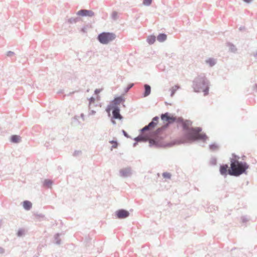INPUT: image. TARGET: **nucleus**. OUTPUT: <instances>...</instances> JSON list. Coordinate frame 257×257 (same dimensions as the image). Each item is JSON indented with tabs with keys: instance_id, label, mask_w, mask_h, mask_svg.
I'll list each match as a JSON object with an SVG mask.
<instances>
[{
	"instance_id": "nucleus-1",
	"label": "nucleus",
	"mask_w": 257,
	"mask_h": 257,
	"mask_svg": "<svg viewBox=\"0 0 257 257\" xmlns=\"http://www.w3.org/2000/svg\"><path fill=\"white\" fill-rule=\"evenodd\" d=\"M248 166L245 162H239L235 157L230 159V167L229 174L231 176H238L248 169Z\"/></svg>"
},
{
	"instance_id": "nucleus-2",
	"label": "nucleus",
	"mask_w": 257,
	"mask_h": 257,
	"mask_svg": "<svg viewBox=\"0 0 257 257\" xmlns=\"http://www.w3.org/2000/svg\"><path fill=\"white\" fill-rule=\"evenodd\" d=\"M200 131L201 130L199 128L189 129L187 134L188 139L193 141L197 140L205 141L207 138V136L205 134L200 133Z\"/></svg>"
},
{
	"instance_id": "nucleus-3",
	"label": "nucleus",
	"mask_w": 257,
	"mask_h": 257,
	"mask_svg": "<svg viewBox=\"0 0 257 257\" xmlns=\"http://www.w3.org/2000/svg\"><path fill=\"white\" fill-rule=\"evenodd\" d=\"M193 87L195 92L204 91V95L208 93V87L204 80L197 79L194 81Z\"/></svg>"
},
{
	"instance_id": "nucleus-4",
	"label": "nucleus",
	"mask_w": 257,
	"mask_h": 257,
	"mask_svg": "<svg viewBox=\"0 0 257 257\" xmlns=\"http://www.w3.org/2000/svg\"><path fill=\"white\" fill-rule=\"evenodd\" d=\"M115 38V35L112 33L103 32L100 34L98 36L99 41L103 44H108L114 40Z\"/></svg>"
},
{
	"instance_id": "nucleus-5",
	"label": "nucleus",
	"mask_w": 257,
	"mask_h": 257,
	"mask_svg": "<svg viewBox=\"0 0 257 257\" xmlns=\"http://www.w3.org/2000/svg\"><path fill=\"white\" fill-rule=\"evenodd\" d=\"M161 118L164 123H165L164 126L165 128L167 127L169 124L171 123L176 120V118L173 116H171L168 113L162 114Z\"/></svg>"
},
{
	"instance_id": "nucleus-6",
	"label": "nucleus",
	"mask_w": 257,
	"mask_h": 257,
	"mask_svg": "<svg viewBox=\"0 0 257 257\" xmlns=\"http://www.w3.org/2000/svg\"><path fill=\"white\" fill-rule=\"evenodd\" d=\"M158 120L159 117L158 116L154 117L152 121L148 125L145 126L143 128L142 131H144L154 128L157 124Z\"/></svg>"
},
{
	"instance_id": "nucleus-7",
	"label": "nucleus",
	"mask_w": 257,
	"mask_h": 257,
	"mask_svg": "<svg viewBox=\"0 0 257 257\" xmlns=\"http://www.w3.org/2000/svg\"><path fill=\"white\" fill-rule=\"evenodd\" d=\"M77 15L81 16H88L92 17L94 15V13L91 11L86 10H82L79 11L77 12Z\"/></svg>"
},
{
	"instance_id": "nucleus-8",
	"label": "nucleus",
	"mask_w": 257,
	"mask_h": 257,
	"mask_svg": "<svg viewBox=\"0 0 257 257\" xmlns=\"http://www.w3.org/2000/svg\"><path fill=\"white\" fill-rule=\"evenodd\" d=\"M229 170L227 165H223L220 167V173L222 175L226 176L228 174H229Z\"/></svg>"
},
{
	"instance_id": "nucleus-9",
	"label": "nucleus",
	"mask_w": 257,
	"mask_h": 257,
	"mask_svg": "<svg viewBox=\"0 0 257 257\" xmlns=\"http://www.w3.org/2000/svg\"><path fill=\"white\" fill-rule=\"evenodd\" d=\"M128 215V212L124 210H119L117 212V216L118 218H125L127 217Z\"/></svg>"
},
{
	"instance_id": "nucleus-10",
	"label": "nucleus",
	"mask_w": 257,
	"mask_h": 257,
	"mask_svg": "<svg viewBox=\"0 0 257 257\" xmlns=\"http://www.w3.org/2000/svg\"><path fill=\"white\" fill-rule=\"evenodd\" d=\"M113 116L116 119H121L122 117L119 113V109L117 107H115L112 111Z\"/></svg>"
},
{
	"instance_id": "nucleus-11",
	"label": "nucleus",
	"mask_w": 257,
	"mask_h": 257,
	"mask_svg": "<svg viewBox=\"0 0 257 257\" xmlns=\"http://www.w3.org/2000/svg\"><path fill=\"white\" fill-rule=\"evenodd\" d=\"M23 207L26 210H29L32 207V203L29 201H25L23 202Z\"/></svg>"
},
{
	"instance_id": "nucleus-12",
	"label": "nucleus",
	"mask_w": 257,
	"mask_h": 257,
	"mask_svg": "<svg viewBox=\"0 0 257 257\" xmlns=\"http://www.w3.org/2000/svg\"><path fill=\"white\" fill-rule=\"evenodd\" d=\"M11 140L12 142L17 143L20 142L21 138L19 136L14 135L12 136Z\"/></svg>"
},
{
	"instance_id": "nucleus-13",
	"label": "nucleus",
	"mask_w": 257,
	"mask_h": 257,
	"mask_svg": "<svg viewBox=\"0 0 257 257\" xmlns=\"http://www.w3.org/2000/svg\"><path fill=\"white\" fill-rule=\"evenodd\" d=\"M145 93H144V96L146 97L150 94L151 87L149 85L146 84V85H145Z\"/></svg>"
},
{
	"instance_id": "nucleus-14",
	"label": "nucleus",
	"mask_w": 257,
	"mask_h": 257,
	"mask_svg": "<svg viewBox=\"0 0 257 257\" xmlns=\"http://www.w3.org/2000/svg\"><path fill=\"white\" fill-rule=\"evenodd\" d=\"M166 39L167 36L164 34H160L157 37L158 40L161 42L164 41L165 40H166Z\"/></svg>"
},
{
	"instance_id": "nucleus-15",
	"label": "nucleus",
	"mask_w": 257,
	"mask_h": 257,
	"mask_svg": "<svg viewBox=\"0 0 257 257\" xmlns=\"http://www.w3.org/2000/svg\"><path fill=\"white\" fill-rule=\"evenodd\" d=\"M156 41V37L154 36H150L148 37L147 41L150 44H153Z\"/></svg>"
},
{
	"instance_id": "nucleus-16",
	"label": "nucleus",
	"mask_w": 257,
	"mask_h": 257,
	"mask_svg": "<svg viewBox=\"0 0 257 257\" xmlns=\"http://www.w3.org/2000/svg\"><path fill=\"white\" fill-rule=\"evenodd\" d=\"M109 143L112 145L111 150H112V149L117 148L118 144L116 141H110Z\"/></svg>"
},
{
	"instance_id": "nucleus-17",
	"label": "nucleus",
	"mask_w": 257,
	"mask_h": 257,
	"mask_svg": "<svg viewBox=\"0 0 257 257\" xmlns=\"http://www.w3.org/2000/svg\"><path fill=\"white\" fill-rule=\"evenodd\" d=\"M152 0H144L143 4L145 6H149L151 4Z\"/></svg>"
},
{
	"instance_id": "nucleus-18",
	"label": "nucleus",
	"mask_w": 257,
	"mask_h": 257,
	"mask_svg": "<svg viewBox=\"0 0 257 257\" xmlns=\"http://www.w3.org/2000/svg\"><path fill=\"white\" fill-rule=\"evenodd\" d=\"M163 176L165 178L170 179L171 175L169 173L166 172L163 174Z\"/></svg>"
},
{
	"instance_id": "nucleus-19",
	"label": "nucleus",
	"mask_w": 257,
	"mask_h": 257,
	"mask_svg": "<svg viewBox=\"0 0 257 257\" xmlns=\"http://www.w3.org/2000/svg\"><path fill=\"white\" fill-rule=\"evenodd\" d=\"M44 185L46 186L50 187L52 185V182L50 180H45L44 182Z\"/></svg>"
},
{
	"instance_id": "nucleus-20",
	"label": "nucleus",
	"mask_w": 257,
	"mask_h": 257,
	"mask_svg": "<svg viewBox=\"0 0 257 257\" xmlns=\"http://www.w3.org/2000/svg\"><path fill=\"white\" fill-rule=\"evenodd\" d=\"M207 63H208L210 66H213L214 64V61L212 59H209L208 60H207Z\"/></svg>"
},
{
	"instance_id": "nucleus-21",
	"label": "nucleus",
	"mask_w": 257,
	"mask_h": 257,
	"mask_svg": "<svg viewBox=\"0 0 257 257\" xmlns=\"http://www.w3.org/2000/svg\"><path fill=\"white\" fill-rule=\"evenodd\" d=\"M89 106L93 103H94V101H95V98L91 97V98H90V99H89Z\"/></svg>"
},
{
	"instance_id": "nucleus-22",
	"label": "nucleus",
	"mask_w": 257,
	"mask_h": 257,
	"mask_svg": "<svg viewBox=\"0 0 257 257\" xmlns=\"http://www.w3.org/2000/svg\"><path fill=\"white\" fill-rule=\"evenodd\" d=\"M121 101V99L120 98H116L114 100V103L115 104H119Z\"/></svg>"
},
{
	"instance_id": "nucleus-23",
	"label": "nucleus",
	"mask_w": 257,
	"mask_h": 257,
	"mask_svg": "<svg viewBox=\"0 0 257 257\" xmlns=\"http://www.w3.org/2000/svg\"><path fill=\"white\" fill-rule=\"evenodd\" d=\"M210 148L212 150H215L218 148V146L215 144H213L210 146Z\"/></svg>"
},
{
	"instance_id": "nucleus-24",
	"label": "nucleus",
	"mask_w": 257,
	"mask_h": 257,
	"mask_svg": "<svg viewBox=\"0 0 257 257\" xmlns=\"http://www.w3.org/2000/svg\"><path fill=\"white\" fill-rule=\"evenodd\" d=\"M103 90V88H99V89H95L94 93L95 94L97 95L98 93H99L100 92H101Z\"/></svg>"
},
{
	"instance_id": "nucleus-25",
	"label": "nucleus",
	"mask_w": 257,
	"mask_h": 257,
	"mask_svg": "<svg viewBox=\"0 0 257 257\" xmlns=\"http://www.w3.org/2000/svg\"><path fill=\"white\" fill-rule=\"evenodd\" d=\"M245 2H246V3H249L250 2H251L252 0H243Z\"/></svg>"
},
{
	"instance_id": "nucleus-26",
	"label": "nucleus",
	"mask_w": 257,
	"mask_h": 257,
	"mask_svg": "<svg viewBox=\"0 0 257 257\" xmlns=\"http://www.w3.org/2000/svg\"><path fill=\"white\" fill-rule=\"evenodd\" d=\"M11 54H13V52H8V56H10V55H11Z\"/></svg>"
},
{
	"instance_id": "nucleus-27",
	"label": "nucleus",
	"mask_w": 257,
	"mask_h": 257,
	"mask_svg": "<svg viewBox=\"0 0 257 257\" xmlns=\"http://www.w3.org/2000/svg\"><path fill=\"white\" fill-rule=\"evenodd\" d=\"M141 140V139H140V137H138V138H137V140H138H138Z\"/></svg>"
},
{
	"instance_id": "nucleus-28",
	"label": "nucleus",
	"mask_w": 257,
	"mask_h": 257,
	"mask_svg": "<svg viewBox=\"0 0 257 257\" xmlns=\"http://www.w3.org/2000/svg\"><path fill=\"white\" fill-rule=\"evenodd\" d=\"M97 99L98 100L99 99V97L98 96H97Z\"/></svg>"
}]
</instances>
